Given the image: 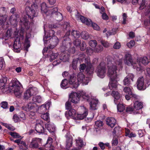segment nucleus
Returning a JSON list of instances; mask_svg holds the SVG:
<instances>
[{"instance_id":"1","label":"nucleus","mask_w":150,"mask_h":150,"mask_svg":"<svg viewBox=\"0 0 150 150\" xmlns=\"http://www.w3.org/2000/svg\"><path fill=\"white\" fill-rule=\"evenodd\" d=\"M122 64L123 59L121 56H117L113 62L110 58H108L107 74L110 79L109 86L111 90L116 89L117 87V82L119 79L117 70V69H120L122 68Z\"/></svg>"},{"instance_id":"2","label":"nucleus","mask_w":150,"mask_h":150,"mask_svg":"<svg viewBox=\"0 0 150 150\" xmlns=\"http://www.w3.org/2000/svg\"><path fill=\"white\" fill-rule=\"evenodd\" d=\"M27 12V15L24 16V17L22 18H21L20 19V24L22 25L23 27L28 28V21L27 19V16L30 19H33L34 17L37 16L38 15V13L35 12V11L32 9L30 7L28 6L26 8Z\"/></svg>"},{"instance_id":"3","label":"nucleus","mask_w":150,"mask_h":150,"mask_svg":"<svg viewBox=\"0 0 150 150\" xmlns=\"http://www.w3.org/2000/svg\"><path fill=\"white\" fill-rule=\"evenodd\" d=\"M80 96H82L83 99L86 100L88 101L90 100V98L88 95L84 92H82L79 94L73 92L71 93L69 95V100L73 103H76L79 101Z\"/></svg>"},{"instance_id":"4","label":"nucleus","mask_w":150,"mask_h":150,"mask_svg":"<svg viewBox=\"0 0 150 150\" xmlns=\"http://www.w3.org/2000/svg\"><path fill=\"white\" fill-rule=\"evenodd\" d=\"M39 109V106L33 102H31L27 104L23 108L25 111H30V117L32 119L35 118V113Z\"/></svg>"},{"instance_id":"5","label":"nucleus","mask_w":150,"mask_h":150,"mask_svg":"<svg viewBox=\"0 0 150 150\" xmlns=\"http://www.w3.org/2000/svg\"><path fill=\"white\" fill-rule=\"evenodd\" d=\"M96 72L98 76L101 78H104L106 73V68L104 63H101L97 67Z\"/></svg>"},{"instance_id":"6","label":"nucleus","mask_w":150,"mask_h":150,"mask_svg":"<svg viewBox=\"0 0 150 150\" xmlns=\"http://www.w3.org/2000/svg\"><path fill=\"white\" fill-rule=\"evenodd\" d=\"M71 44V42L70 38L64 36L62 44L60 47V49L62 52H64L67 49L70 48Z\"/></svg>"},{"instance_id":"7","label":"nucleus","mask_w":150,"mask_h":150,"mask_svg":"<svg viewBox=\"0 0 150 150\" xmlns=\"http://www.w3.org/2000/svg\"><path fill=\"white\" fill-rule=\"evenodd\" d=\"M79 113L77 115L76 120H82L87 115L88 110L84 106H81L79 108Z\"/></svg>"},{"instance_id":"8","label":"nucleus","mask_w":150,"mask_h":150,"mask_svg":"<svg viewBox=\"0 0 150 150\" xmlns=\"http://www.w3.org/2000/svg\"><path fill=\"white\" fill-rule=\"evenodd\" d=\"M7 80V78L5 76H2L0 79V89L4 93L8 89Z\"/></svg>"},{"instance_id":"9","label":"nucleus","mask_w":150,"mask_h":150,"mask_svg":"<svg viewBox=\"0 0 150 150\" xmlns=\"http://www.w3.org/2000/svg\"><path fill=\"white\" fill-rule=\"evenodd\" d=\"M124 62L125 64L128 65L133 66L134 68L136 69L137 63L133 62L131 55L130 54L127 53L125 54Z\"/></svg>"},{"instance_id":"10","label":"nucleus","mask_w":150,"mask_h":150,"mask_svg":"<svg viewBox=\"0 0 150 150\" xmlns=\"http://www.w3.org/2000/svg\"><path fill=\"white\" fill-rule=\"evenodd\" d=\"M45 42L46 43L45 44L50 43L49 45H48L49 49H52L55 47L57 44L58 39L56 36H54L50 38L49 40H46V41H45Z\"/></svg>"},{"instance_id":"11","label":"nucleus","mask_w":150,"mask_h":150,"mask_svg":"<svg viewBox=\"0 0 150 150\" xmlns=\"http://www.w3.org/2000/svg\"><path fill=\"white\" fill-rule=\"evenodd\" d=\"M68 83L71 85V87L75 88H77L79 85V82L77 81V79H76L74 74L70 75Z\"/></svg>"},{"instance_id":"12","label":"nucleus","mask_w":150,"mask_h":150,"mask_svg":"<svg viewBox=\"0 0 150 150\" xmlns=\"http://www.w3.org/2000/svg\"><path fill=\"white\" fill-rule=\"evenodd\" d=\"M149 61L148 59L146 57H142L139 60L137 59V63L136 64V69L137 70H140L141 68V63L145 65L148 64Z\"/></svg>"},{"instance_id":"13","label":"nucleus","mask_w":150,"mask_h":150,"mask_svg":"<svg viewBox=\"0 0 150 150\" xmlns=\"http://www.w3.org/2000/svg\"><path fill=\"white\" fill-rule=\"evenodd\" d=\"M69 55L68 53H61L60 56L59 60H56L53 63V65H56L61 62V61L66 62L68 61L69 59Z\"/></svg>"},{"instance_id":"14","label":"nucleus","mask_w":150,"mask_h":150,"mask_svg":"<svg viewBox=\"0 0 150 150\" xmlns=\"http://www.w3.org/2000/svg\"><path fill=\"white\" fill-rule=\"evenodd\" d=\"M41 139L39 138H33L29 145V147L32 149L38 148L39 144L41 143Z\"/></svg>"},{"instance_id":"15","label":"nucleus","mask_w":150,"mask_h":150,"mask_svg":"<svg viewBox=\"0 0 150 150\" xmlns=\"http://www.w3.org/2000/svg\"><path fill=\"white\" fill-rule=\"evenodd\" d=\"M77 81L80 83H82L86 85L88 84L90 81L89 78L85 77L82 73H79L77 75Z\"/></svg>"},{"instance_id":"16","label":"nucleus","mask_w":150,"mask_h":150,"mask_svg":"<svg viewBox=\"0 0 150 150\" xmlns=\"http://www.w3.org/2000/svg\"><path fill=\"white\" fill-rule=\"evenodd\" d=\"M20 17V15L18 14L12 15L9 17V21L11 25L16 26L18 23Z\"/></svg>"},{"instance_id":"17","label":"nucleus","mask_w":150,"mask_h":150,"mask_svg":"<svg viewBox=\"0 0 150 150\" xmlns=\"http://www.w3.org/2000/svg\"><path fill=\"white\" fill-rule=\"evenodd\" d=\"M137 88L140 90H144L146 88V86L144 85V79L143 77L139 78L137 81Z\"/></svg>"},{"instance_id":"18","label":"nucleus","mask_w":150,"mask_h":150,"mask_svg":"<svg viewBox=\"0 0 150 150\" xmlns=\"http://www.w3.org/2000/svg\"><path fill=\"white\" fill-rule=\"evenodd\" d=\"M22 85L17 80H14L12 81L9 84V87L8 89L11 90L13 89L21 87Z\"/></svg>"},{"instance_id":"19","label":"nucleus","mask_w":150,"mask_h":150,"mask_svg":"<svg viewBox=\"0 0 150 150\" xmlns=\"http://www.w3.org/2000/svg\"><path fill=\"white\" fill-rule=\"evenodd\" d=\"M134 75L132 74H129L123 80V84L124 85H128L130 84L132 81H133Z\"/></svg>"},{"instance_id":"20","label":"nucleus","mask_w":150,"mask_h":150,"mask_svg":"<svg viewBox=\"0 0 150 150\" xmlns=\"http://www.w3.org/2000/svg\"><path fill=\"white\" fill-rule=\"evenodd\" d=\"M12 90L13 91L14 93L15 96L18 98H19L21 96L23 92L22 86L18 87Z\"/></svg>"},{"instance_id":"21","label":"nucleus","mask_w":150,"mask_h":150,"mask_svg":"<svg viewBox=\"0 0 150 150\" xmlns=\"http://www.w3.org/2000/svg\"><path fill=\"white\" fill-rule=\"evenodd\" d=\"M14 51L16 52H19L21 47V43L19 39L17 38L14 42L13 45Z\"/></svg>"},{"instance_id":"22","label":"nucleus","mask_w":150,"mask_h":150,"mask_svg":"<svg viewBox=\"0 0 150 150\" xmlns=\"http://www.w3.org/2000/svg\"><path fill=\"white\" fill-rule=\"evenodd\" d=\"M112 96L114 98V102L115 104L118 103V100L119 99L120 96L119 93L117 91H113L112 92Z\"/></svg>"},{"instance_id":"23","label":"nucleus","mask_w":150,"mask_h":150,"mask_svg":"<svg viewBox=\"0 0 150 150\" xmlns=\"http://www.w3.org/2000/svg\"><path fill=\"white\" fill-rule=\"evenodd\" d=\"M106 122L107 125L111 127H113L116 123V120L113 117L107 118L106 119Z\"/></svg>"},{"instance_id":"24","label":"nucleus","mask_w":150,"mask_h":150,"mask_svg":"<svg viewBox=\"0 0 150 150\" xmlns=\"http://www.w3.org/2000/svg\"><path fill=\"white\" fill-rule=\"evenodd\" d=\"M45 127L50 133H54L55 131V127L53 124H46Z\"/></svg>"},{"instance_id":"25","label":"nucleus","mask_w":150,"mask_h":150,"mask_svg":"<svg viewBox=\"0 0 150 150\" xmlns=\"http://www.w3.org/2000/svg\"><path fill=\"white\" fill-rule=\"evenodd\" d=\"M98 102V99H92L90 103V109L92 110H96L97 108V105Z\"/></svg>"},{"instance_id":"26","label":"nucleus","mask_w":150,"mask_h":150,"mask_svg":"<svg viewBox=\"0 0 150 150\" xmlns=\"http://www.w3.org/2000/svg\"><path fill=\"white\" fill-rule=\"evenodd\" d=\"M87 66L86 68V71L89 75L93 74V67L90 60L87 62Z\"/></svg>"},{"instance_id":"27","label":"nucleus","mask_w":150,"mask_h":150,"mask_svg":"<svg viewBox=\"0 0 150 150\" xmlns=\"http://www.w3.org/2000/svg\"><path fill=\"white\" fill-rule=\"evenodd\" d=\"M35 129L39 133H42L44 132V129L43 126L40 123H37L35 125Z\"/></svg>"},{"instance_id":"28","label":"nucleus","mask_w":150,"mask_h":150,"mask_svg":"<svg viewBox=\"0 0 150 150\" xmlns=\"http://www.w3.org/2000/svg\"><path fill=\"white\" fill-rule=\"evenodd\" d=\"M44 30L45 33V35L43 38V40L44 41V44H46V43L45 42V41H46V40H47V39L48 37H50L52 36L53 37V36L54 35V32L53 30H49L48 33L47 34V36H46V33H45V28H44Z\"/></svg>"},{"instance_id":"29","label":"nucleus","mask_w":150,"mask_h":150,"mask_svg":"<svg viewBox=\"0 0 150 150\" xmlns=\"http://www.w3.org/2000/svg\"><path fill=\"white\" fill-rule=\"evenodd\" d=\"M79 20L83 23H84L88 25H90L91 24V21L90 19H88L83 16H81L80 17Z\"/></svg>"},{"instance_id":"30","label":"nucleus","mask_w":150,"mask_h":150,"mask_svg":"<svg viewBox=\"0 0 150 150\" xmlns=\"http://www.w3.org/2000/svg\"><path fill=\"white\" fill-rule=\"evenodd\" d=\"M143 104L141 102L136 101L134 103V110H139L143 107Z\"/></svg>"},{"instance_id":"31","label":"nucleus","mask_w":150,"mask_h":150,"mask_svg":"<svg viewBox=\"0 0 150 150\" xmlns=\"http://www.w3.org/2000/svg\"><path fill=\"white\" fill-rule=\"evenodd\" d=\"M76 111L75 110L73 109H71L69 110L68 114L70 117H71L72 118L75 120L76 119Z\"/></svg>"},{"instance_id":"32","label":"nucleus","mask_w":150,"mask_h":150,"mask_svg":"<svg viewBox=\"0 0 150 150\" xmlns=\"http://www.w3.org/2000/svg\"><path fill=\"white\" fill-rule=\"evenodd\" d=\"M28 90L32 96L38 93V89L36 87L30 88Z\"/></svg>"},{"instance_id":"33","label":"nucleus","mask_w":150,"mask_h":150,"mask_svg":"<svg viewBox=\"0 0 150 150\" xmlns=\"http://www.w3.org/2000/svg\"><path fill=\"white\" fill-rule=\"evenodd\" d=\"M72 138L71 137L67 138L66 140V147L67 149H68L72 145Z\"/></svg>"},{"instance_id":"34","label":"nucleus","mask_w":150,"mask_h":150,"mask_svg":"<svg viewBox=\"0 0 150 150\" xmlns=\"http://www.w3.org/2000/svg\"><path fill=\"white\" fill-rule=\"evenodd\" d=\"M76 145L77 146L82 147L85 144L83 142V141L80 137H78L76 140Z\"/></svg>"},{"instance_id":"35","label":"nucleus","mask_w":150,"mask_h":150,"mask_svg":"<svg viewBox=\"0 0 150 150\" xmlns=\"http://www.w3.org/2000/svg\"><path fill=\"white\" fill-rule=\"evenodd\" d=\"M41 10L42 13H45L47 14L48 10H47V7L46 4L44 3H42L41 4Z\"/></svg>"},{"instance_id":"36","label":"nucleus","mask_w":150,"mask_h":150,"mask_svg":"<svg viewBox=\"0 0 150 150\" xmlns=\"http://www.w3.org/2000/svg\"><path fill=\"white\" fill-rule=\"evenodd\" d=\"M71 35L76 39H78L79 38L80 33L79 31L76 30H73L71 32Z\"/></svg>"},{"instance_id":"37","label":"nucleus","mask_w":150,"mask_h":150,"mask_svg":"<svg viewBox=\"0 0 150 150\" xmlns=\"http://www.w3.org/2000/svg\"><path fill=\"white\" fill-rule=\"evenodd\" d=\"M63 18L62 14L59 12L56 13L55 15V19L57 21H62Z\"/></svg>"},{"instance_id":"38","label":"nucleus","mask_w":150,"mask_h":150,"mask_svg":"<svg viewBox=\"0 0 150 150\" xmlns=\"http://www.w3.org/2000/svg\"><path fill=\"white\" fill-rule=\"evenodd\" d=\"M50 54L49 56L50 57V61H52L53 60L56 58L58 56L59 54L57 53H54L52 52H50Z\"/></svg>"},{"instance_id":"39","label":"nucleus","mask_w":150,"mask_h":150,"mask_svg":"<svg viewBox=\"0 0 150 150\" xmlns=\"http://www.w3.org/2000/svg\"><path fill=\"white\" fill-rule=\"evenodd\" d=\"M81 38L85 40H87L89 37V35L88 33L85 31H83L81 34Z\"/></svg>"},{"instance_id":"40","label":"nucleus","mask_w":150,"mask_h":150,"mask_svg":"<svg viewBox=\"0 0 150 150\" xmlns=\"http://www.w3.org/2000/svg\"><path fill=\"white\" fill-rule=\"evenodd\" d=\"M67 80L66 79H65L62 81L61 84V86L62 88H66L68 87L67 86Z\"/></svg>"},{"instance_id":"41","label":"nucleus","mask_w":150,"mask_h":150,"mask_svg":"<svg viewBox=\"0 0 150 150\" xmlns=\"http://www.w3.org/2000/svg\"><path fill=\"white\" fill-rule=\"evenodd\" d=\"M139 4L140 5L139 8L140 10H142L145 8L147 4L144 0H142L141 3Z\"/></svg>"},{"instance_id":"42","label":"nucleus","mask_w":150,"mask_h":150,"mask_svg":"<svg viewBox=\"0 0 150 150\" xmlns=\"http://www.w3.org/2000/svg\"><path fill=\"white\" fill-rule=\"evenodd\" d=\"M33 100L34 102L38 103H41L42 100V98L40 96H37L33 97Z\"/></svg>"},{"instance_id":"43","label":"nucleus","mask_w":150,"mask_h":150,"mask_svg":"<svg viewBox=\"0 0 150 150\" xmlns=\"http://www.w3.org/2000/svg\"><path fill=\"white\" fill-rule=\"evenodd\" d=\"M124 91L129 95H130L132 94V90L129 87H126L123 89Z\"/></svg>"},{"instance_id":"44","label":"nucleus","mask_w":150,"mask_h":150,"mask_svg":"<svg viewBox=\"0 0 150 150\" xmlns=\"http://www.w3.org/2000/svg\"><path fill=\"white\" fill-rule=\"evenodd\" d=\"M32 96L28 89L24 93L23 97L24 99H28Z\"/></svg>"},{"instance_id":"45","label":"nucleus","mask_w":150,"mask_h":150,"mask_svg":"<svg viewBox=\"0 0 150 150\" xmlns=\"http://www.w3.org/2000/svg\"><path fill=\"white\" fill-rule=\"evenodd\" d=\"M58 11V9L57 7H55L54 8L50 10H49L48 11V13H49L50 14H53L55 13V14H56V13Z\"/></svg>"},{"instance_id":"46","label":"nucleus","mask_w":150,"mask_h":150,"mask_svg":"<svg viewBox=\"0 0 150 150\" xmlns=\"http://www.w3.org/2000/svg\"><path fill=\"white\" fill-rule=\"evenodd\" d=\"M117 109L119 112H121L125 110V107L122 104H119L117 106Z\"/></svg>"},{"instance_id":"47","label":"nucleus","mask_w":150,"mask_h":150,"mask_svg":"<svg viewBox=\"0 0 150 150\" xmlns=\"http://www.w3.org/2000/svg\"><path fill=\"white\" fill-rule=\"evenodd\" d=\"M41 117L45 120L48 121L49 118V114L47 113L42 114L41 115Z\"/></svg>"},{"instance_id":"48","label":"nucleus","mask_w":150,"mask_h":150,"mask_svg":"<svg viewBox=\"0 0 150 150\" xmlns=\"http://www.w3.org/2000/svg\"><path fill=\"white\" fill-rule=\"evenodd\" d=\"M97 42L96 40H91L89 43V45L92 47H95L97 45Z\"/></svg>"},{"instance_id":"49","label":"nucleus","mask_w":150,"mask_h":150,"mask_svg":"<svg viewBox=\"0 0 150 150\" xmlns=\"http://www.w3.org/2000/svg\"><path fill=\"white\" fill-rule=\"evenodd\" d=\"M10 135L15 138H18L21 137V136L18 133L15 132H9Z\"/></svg>"},{"instance_id":"50","label":"nucleus","mask_w":150,"mask_h":150,"mask_svg":"<svg viewBox=\"0 0 150 150\" xmlns=\"http://www.w3.org/2000/svg\"><path fill=\"white\" fill-rule=\"evenodd\" d=\"M71 101L69 100L65 103V108L67 110H70L71 109Z\"/></svg>"},{"instance_id":"51","label":"nucleus","mask_w":150,"mask_h":150,"mask_svg":"<svg viewBox=\"0 0 150 150\" xmlns=\"http://www.w3.org/2000/svg\"><path fill=\"white\" fill-rule=\"evenodd\" d=\"M7 17V15H4L0 18V25L2 24L6 21Z\"/></svg>"},{"instance_id":"52","label":"nucleus","mask_w":150,"mask_h":150,"mask_svg":"<svg viewBox=\"0 0 150 150\" xmlns=\"http://www.w3.org/2000/svg\"><path fill=\"white\" fill-rule=\"evenodd\" d=\"M100 147L102 149H104L105 146H108L109 144L108 143L104 144L102 142H100L98 144Z\"/></svg>"},{"instance_id":"53","label":"nucleus","mask_w":150,"mask_h":150,"mask_svg":"<svg viewBox=\"0 0 150 150\" xmlns=\"http://www.w3.org/2000/svg\"><path fill=\"white\" fill-rule=\"evenodd\" d=\"M78 60L76 59L73 60L72 64V67L73 69H75L77 67Z\"/></svg>"},{"instance_id":"54","label":"nucleus","mask_w":150,"mask_h":150,"mask_svg":"<svg viewBox=\"0 0 150 150\" xmlns=\"http://www.w3.org/2000/svg\"><path fill=\"white\" fill-rule=\"evenodd\" d=\"M103 50V47L100 45H99L94 49V50L95 52H101Z\"/></svg>"},{"instance_id":"55","label":"nucleus","mask_w":150,"mask_h":150,"mask_svg":"<svg viewBox=\"0 0 150 150\" xmlns=\"http://www.w3.org/2000/svg\"><path fill=\"white\" fill-rule=\"evenodd\" d=\"M52 139L51 137H49L47 139L46 146L48 147V145H49V146H51L52 142Z\"/></svg>"},{"instance_id":"56","label":"nucleus","mask_w":150,"mask_h":150,"mask_svg":"<svg viewBox=\"0 0 150 150\" xmlns=\"http://www.w3.org/2000/svg\"><path fill=\"white\" fill-rule=\"evenodd\" d=\"M135 42L134 40H131L127 44V45L129 48H131L134 45Z\"/></svg>"},{"instance_id":"57","label":"nucleus","mask_w":150,"mask_h":150,"mask_svg":"<svg viewBox=\"0 0 150 150\" xmlns=\"http://www.w3.org/2000/svg\"><path fill=\"white\" fill-rule=\"evenodd\" d=\"M2 108L4 109L8 108V103L6 101L2 102L1 104Z\"/></svg>"},{"instance_id":"58","label":"nucleus","mask_w":150,"mask_h":150,"mask_svg":"<svg viewBox=\"0 0 150 150\" xmlns=\"http://www.w3.org/2000/svg\"><path fill=\"white\" fill-rule=\"evenodd\" d=\"M134 110V108H133L132 107L128 106L126 108V111L127 113H130Z\"/></svg>"},{"instance_id":"59","label":"nucleus","mask_w":150,"mask_h":150,"mask_svg":"<svg viewBox=\"0 0 150 150\" xmlns=\"http://www.w3.org/2000/svg\"><path fill=\"white\" fill-rule=\"evenodd\" d=\"M4 125L10 130L13 131L15 129L11 125L5 124Z\"/></svg>"},{"instance_id":"60","label":"nucleus","mask_w":150,"mask_h":150,"mask_svg":"<svg viewBox=\"0 0 150 150\" xmlns=\"http://www.w3.org/2000/svg\"><path fill=\"white\" fill-rule=\"evenodd\" d=\"M120 128L119 127H115L114 129L113 133L115 134H117L120 131Z\"/></svg>"},{"instance_id":"61","label":"nucleus","mask_w":150,"mask_h":150,"mask_svg":"<svg viewBox=\"0 0 150 150\" xmlns=\"http://www.w3.org/2000/svg\"><path fill=\"white\" fill-rule=\"evenodd\" d=\"M103 122L101 121H97L95 122V125L98 127H100L102 126Z\"/></svg>"},{"instance_id":"62","label":"nucleus","mask_w":150,"mask_h":150,"mask_svg":"<svg viewBox=\"0 0 150 150\" xmlns=\"http://www.w3.org/2000/svg\"><path fill=\"white\" fill-rule=\"evenodd\" d=\"M13 119L14 121L16 122H19L21 120V119L17 115H14L13 116Z\"/></svg>"},{"instance_id":"63","label":"nucleus","mask_w":150,"mask_h":150,"mask_svg":"<svg viewBox=\"0 0 150 150\" xmlns=\"http://www.w3.org/2000/svg\"><path fill=\"white\" fill-rule=\"evenodd\" d=\"M121 45L119 42H116L113 45V48L115 49H119L121 47Z\"/></svg>"},{"instance_id":"64","label":"nucleus","mask_w":150,"mask_h":150,"mask_svg":"<svg viewBox=\"0 0 150 150\" xmlns=\"http://www.w3.org/2000/svg\"><path fill=\"white\" fill-rule=\"evenodd\" d=\"M101 43L105 47H108L110 46V44H109L107 42L105 41H101Z\"/></svg>"}]
</instances>
